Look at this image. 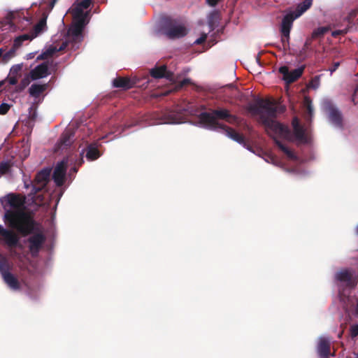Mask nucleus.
Masks as SVG:
<instances>
[{
    "instance_id": "1",
    "label": "nucleus",
    "mask_w": 358,
    "mask_h": 358,
    "mask_svg": "<svg viewBox=\"0 0 358 358\" xmlns=\"http://www.w3.org/2000/svg\"><path fill=\"white\" fill-rule=\"evenodd\" d=\"M6 201L13 208L6 210L3 216V221L8 227L22 236L32 234L38 230L34 216L22 208L24 200L19 195L9 194Z\"/></svg>"
},
{
    "instance_id": "2",
    "label": "nucleus",
    "mask_w": 358,
    "mask_h": 358,
    "mask_svg": "<svg viewBox=\"0 0 358 358\" xmlns=\"http://www.w3.org/2000/svg\"><path fill=\"white\" fill-rule=\"evenodd\" d=\"M248 110L254 115H259L262 124L275 132L281 133L284 127L282 124L275 121L277 113L283 112L282 107H278L274 101L268 99H257L252 103H250Z\"/></svg>"
},
{
    "instance_id": "3",
    "label": "nucleus",
    "mask_w": 358,
    "mask_h": 358,
    "mask_svg": "<svg viewBox=\"0 0 358 358\" xmlns=\"http://www.w3.org/2000/svg\"><path fill=\"white\" fill-rule=\"evenodd\" d=\"M199 119L201 123L211 129L218 128L222 129V125H225L220 123L218 120H225L229 124L238 122V117L232 115L228 109L224 108L211 109L209 112H202L199 114Z\"/></svg>"
},
{
    "instance_id": "4",
    "label": "nucleus",
    "mask_w": 358,
    "mask_h": 358,
    "mask_svg": "<svg viewBox=\"0 0 358 358\" xmlns=\"http://www.w3.org/2000/svg\"><path fill=\"white\" fill-rule=\"evenodd\" d=\"M52 169L45 168L40 171L31 182V191L30 194L33 198L36 197L38 192L45 189L50 181Z\"/></svg>"
},
{
    "instance_id": "5",
    "label": "nucleus",
    "mask_w": 358,
    "mask_h": 358,
    "mask_svg": "<svg viewBox=\"0 0 358 358\" xmlns=\"http://www.w3.org/2000/svg\"><path fill=\"white\" fill-rule=\"evenodd\" d=\"M163 31L164 34L171 39L182 38L187 34L185 27L177 24L175 20L170 18L166 19L163 26Z\"/></svg>"
},
{
    "instance_id": "6",
    "label": "nucleus",
    "mask_w": 358,
    "mask_h": 358,
    "mask_svg": "<svg viewBox=\"0 0 358 358\" xmlns=\"http://www.w3.org/2000/svg\"><path fill=\"white\" fill-rule=\"evenodd\" d=\"M68 163V157H65L59 162L55 167L52 179L57 187H62L64 183Z\"/></svg>"
},
{
    "instance_id": "7",
    "label": "nucleus",
    "mask_w": 358,
    "mask_h": 358,
    "mask_svg": "<svg viewBox=\"0 0 358 358\" xmlns=\"http://www.w3.org/2000/svg\"><path fill=\"white\" fill-rule=\"evenodd\" d=\"M0 241H3L8 247L14 248L20 245V237L13 230L5 229L0 224Z\"/></svg>"
},
{
    "instance_id": "8",
    "label": "nucleus",
    "mask_w": 358,
    "mask_h": 358,
    "mask_svg": "<svg viewBox=\"0 0 358 358\" xmlns=\"http://www.w3.org/2000/svg\"><path fill=\"white\" fill-rule=\"evenodd\" d=\"M305 66L296 69L292 71H289L287 66H280L278 69L280 73L283 76V80L287 84H291L296 81L303 74Z\"/></svg>"
},
{
    "instance_id": "9",
    "label": "nucleus",
    "mask_w": 358,
    "mask_h": 358,
    "mask_svg": "<svg viewBox=\"0 0 358 358\" xmlns=\"http://www.w3.org/2000/svg\"><path fill=\"white\" fill-rule=\"evenodd\" d=\"M27 241L29 243V249L32 256H36L45 243V236L42 232H37L30 236Z\"/></svg>"
},
{
    "instance_id": "10",
    "label": "nucleus",
    "mask_w": 358,
    "mask_h": 358,
    "mask_svg": "<svg viewBox=\"0 0 358 358\" xmlns=\"http://www.w3.org/2000/svg\"><path fill=\"white\" fill-rule=\"evenodd\" d=\"M139 79L134 77L117 76L113 80V85L115 88H120L123 90H129L138 85Z\"/></svg>"
},
{
    "instance_id": "11",
    "label": "nucleus",
    "mask_w": 358,
    "mask_h": 358,
    "mask_svg": "<svg viewBox=\"0 0 358 358\" xmlns=\"http://www.w3.org/2000/svg\"><path fill=\"white\" fill-rule=\"evenodd\" d=\"M326 110L328 113L329 121L336 127L343 129V116L338 108L331 103H328L326 106Z\"/></svg>"
},
{
    "instance_id": "12",
    "label": "nucleus",
    "mask_w": 358,
    "mask_h": 358,
    "mask_svg": "<svg viewBox=\"0 0 358 358\" xmlns=\"http://www.w3.org/2000/svg\"><path fill=\"white\" fill-rule=\"evenodd\" d=\"M74 137V131L71 129H66L62 134L59 141L56 145L57 150H63L68 148L72 143V138Z\"/></svg>"
},
{
    "instance_id": "13",
    "label": "nucleus",
    "mask_w": 358,
    "mask_h": 358,
    "mask_svg": "<svg viewBox=\"0 0 358 358\" xmlns=\"http://www.w3.org/2000/svg\"><path fill=\"white\" fill-rule=\"evenodd\" d=\"M336 276L338 281L345 282L348 287L354 288L357 284L356 278L347 270L338 272Z\"/></svg>"
},
{
    "instance_id": "14",
    "label": "nucleus",
    "mask_w": 358,
    "mask_h": 358,
    "mask_svg": "<svg viewBox=\"0 0 358 358\" xmlns=\"http://www.w3.org/2000/svg\"><path fill=\"white\" fill-rule=\"evenodd\" d=\"M29 74L31 79L33 80L43 78L48 76L50 74L48 72V63L43 62L36 66L34 69H32L30 71Z\"/></svg>"
},
{
    "instance_id": "15",
    "label": "nucleus",
    "mask_w": 358,
    "mask_h": 358,
    "mask_svg": "<svg viewBox=\"0 0 358 358\" xmlns=\"http://www.w3.org/2000/svg\"><path fill=\"white\" fill-rule=\"evenodd\" d=\"M297 17H296V14L293 13H289L285 15L282 20L280 30L281 34H282L284 36L289 35L293 22Z\"/></svg>"
},
{
    "instance_id": "16",
    "label": "nucleus",
    "mask_w": 358,
    "mask_h": 358,
    "mask_svg": "<svg viewBox=\"0 0 358 358\" xmlns=\"http://www.w3.org/2000/svg\"><path fill=\"white\" fill-rule=\"evenodd\" d=\"M150 76L154 78H166L169 80H171L173 76L172 72L167 71L166 66L165 65L152 69L150 71Z\"/></svg>"
},
{
    "instance_id": "17",
    "label": "nucleus",
    "mask_w": 358,
    "mask_h": 358,
    "mask_svg": "<svg viewBox=\"0 0 358 358\" xmlns=\"http://www.w3.org/2000/svg\"><path fill=\"white\" fill-rule=\"evenodd\" d=\"M222 129L229 138L240 144H245V141L244 136L238 133L234 129L228 127L227 125H222Z\"/></svg>"
},
{
    "instance_id": "18",
    "label": "nucleus",
    "mask_w": 358,
    "mask_h": 358,
    "mask_svg": "<svg viewBox=\"0 0 358 358\" xmlns=\"http://www.w3.org/2000/svg\"><path fill=\"white\" fill-rule=\"evenodd\" d=\"M83 29L84 28L81 27V26L73 23L68 30V36L71 37L74 42H80L83 38Z\"/></svg>"
},
{
    "instance_id": "19",
    "label": "nucleus",
    "mask_w": 358,
    "mask_h": 358,
    "mask_svg": "<svg viewBox=\"0 0 358 358\" xmlns=\"http://www.w3.org/2000/svg\"><path fill=\"white\" fill-rule=\"evenodd\" d=\"M317 352L321 358H328L330 354V342L326 338H321L317 345Z\"/></svg>"
},
{
    "instance_id": "20",
    "label": "nucleus",
    "mask_w": 358,
    "mask_h": 358,
    "mask_svg": "<svg viewBox=\"0 0 358 358\" xmlns=\"http://www.w3.org/2000/svg\"><path fill=\"white\" fill-rule=\"evenodd\" d=\"M4 282L8 286L13 289H19L20 287V282L16 277L10 272L5 273L2 276Z\"/></svg>"
},
{
    "instance_id": "21",
    "label": "nucleus",
    "mask_w": 358,
    "mask_h": 358,
    "mask_svg": "<svg viewBox=\"0 0 358 358\" xmlns=\"http://www.w3.org/2000/svg\"><path fill=\"white\" fill-rule=\"evenodd\" d=\"M101 156L100 152L95 144H90L86 149V158L89 161L97 159Z\"/></svg>"
},
{
    "instance_id": "22",
    "label": "nucleus",
    "mask_w": 358,
    "mask_h": 358,
    "mask_svg": "<svg viewBox=\"0 0 358 358\" xmlns=\"http://www.w3.org/2000/svg\"><path fill=\"white\" fill-rule=\"evenodd\" d=\"M47 84H33L29 89V94L34 98H38L47 89Z\"/></svg>"
},
{
    "instance_id": "23",
    "label": "nucleus",
    "mask_w": 358,
    "mask_h": 358,
    "mask_svg": "<svg viewBox=\"0 0 358 358\" xmlns=\"http://www.w3.org/2000/svg\"><path fill=\"white\" fill-rule=\"evenodd\" d=\"M312 5L311 0H305L302 3H299L296 9V17H299L302 15L305 11H306L308 8H310Z\"/></svg>"
},
{
    "instance_id": "24",
    "label": "nucleus",
    "mask_w": 358,
    "mask_h": 358,
    "mask_svg": "<svg viewBox=\"0 0 358 358\" xmlns=\"http://www.w3.org/2000/svg\"><path fill=\"white\" fill-rule=\"evenodd\" d=\"M275 145L291 159H296V156L294 153L291 151L287 147H286L281 141L275 139Z\"/></svg>"
},
{
    "instance_id": "25",
    "label": "nucleus",
    "mask_w": 358,
    "mask_h": 358,
    "mask_svg": "<svg viewBox=\"0 0 358 358\" xmlns=\"http://www.w3.org/2000/svg\"><path fill=\"white\" fill-rule=\"evenodd\" d=\"M47 15H43V17L39 20L38 22L34 27L35 36L43 31L46 27Z\"/></svg>"
},
{
    "instance_id": "26",
    "label": "nucleus",
    "mask_w": 358,
    "mask_h": 358,
    "mask_svg": "<svg viewBox=\"0 0 358 358\" xmlns=\"http://www.w3.org/2000/svg\"><path fill=\"white\" fill-rule=\"evenodd\" d=\"M330 30L329 27H320L315 29L312 33V38H317L323 36Z\"/></svg>"
},
{
    "instance_id": "27",
    "label": "nucleus",
    "mask_w": 358,
    "mask_h": 358,
    "mask_svg": "<svg viewBox=\"0 0 358 358\" xmlns=\"http://www.w3.org/2000/svg\"><path fill=\"white\" fill-rule=\"evenodd\" d=\"M33 37V36H31L29 34H22L19 36L18 37L15 38L13 41L14 47L19 48L24 41L31 40Z\"/></svg>"
},
{
    "instance_id": "28",
    "label": "nucleus",
    "mask_w": 358,
    "mask_h": 358,
    "mask_svg": "<svg viewBox=\"0 0 358 358\" xmlns=\"http://www.w3.org/2000/svg\"><path fill=\"white\" fill-rule=\"evenodd\" d=\"M57 52L56 47H50L47 49L45 52H42L38 57L37 59H46L50 57L53 56L55 53Z\"/></svg>"
},
{
    "instance_id": "29",
    "label": "nucleus",
    "mask_w": 358,
    "mask_h": 358,
    "mask_svg": "<svg viewBox=\"0 0 358 358\" xmlns=\"http://www.w3.org/2000/svg\"><path fill=\"white\" fill-rule=\"evenodd\" d=\"M70 10L73 17L88 15L89 13L88 12L84 13V10L78 4H73Z\"/></svg>"
},
{
    "instance_id": "30",
    "label": "nucleus",
    "mask_w": 358,
    "mask_h": 358,
    "mask_svg": "<svg viewBox=\"0 0 358 358\" xmlns=\"http://www.w3.org/2000/svg\"><path fill=\"white\" fill-rule=\"evenodd\" d=\"M294 134L296 139L303 141L305 139V130L303 127L301 126H296L293 128Z\"/></svg>"
},
{
    "instance_id": "31",
    "label": "nucleus",
    "mask_w": 358,
    "mask_h": 358,
    "mask_svg": "<svg viewBox=\"0 0 358 358\" xmlns=\"http://www.w3.org/2000/svg\"><path fill=\"white\" fill-rule=\"evenodd\" d=\"M88 15H81V16H75L73 18V23L76 25L81 26V27L84 28L85 26L87 24V17Z\"/></svg>"
},
{
    "instance_id": "32",
    "label": "nucleus",
    "mask_w": 358,
    "mask_h": 358,
    "mask_svg": "<svg viewBox=\"0 0 358 358\" xmlns=\"http://www.w3.org/2000/svg\"><path fill=\"white\" fill-rule=\"evenodd\" d=\"M10 266L5 258L0 259V273L3 276L5 273H9Z\"/></svg>"
},
{
    "instance_id": "33",
    "label": "nucleus",
    "mask_w": 358,
    "mask_h": 358,
    "mask_svg": "<svg viewBox=\"0 0 358 358\" xmlns=\"http://www.w3.org/2000/svg\"><path fill=\"white\" fill-rule=\"evenodd\" d=\"M30 75L27 76L24 78H22L20 83V84L17 86V91L21 92L24 90L30 83Z\"/></svg>"
},
{
    "instance_id": "34",
    "label": "nucleus",
    "mask_w": 358,
    "mask_h": 358,
    "mask_svg": "<svg viewBox=\"0 0 358 358\" xmlns=\"http://www.w3.org/2000/svg\"><path fill=\"white\" fill-rule=\"evenodd\" d=\"M17 49V48H15L14 45H13L12 48L8 50L7 52L2 53V55L1 57H2V60L4 62H7L9 59H10L12 57L15 56V50Z\"/></svg>"
},
{
    "instance_id": "35",
    "label": "nucleus",
    "mask_w": 358,
    "mask_h": 358,
    "mask_svg": "<svg viewBox=\"0 0 358 358\" xmlns=\"http://www.w3.org/2000/svg\"><path fill=\"white\" fill-rule=\"evenodd\" d=\"M304 104L306 108L307 115L309 116L310 118L312 117L313 115V107L312 106L311 100L309 97L306 96L304 99Z\"/></svg>"
},
{
    "instance_id": "36",
    "label": "nucleus",
    "mask_w": 358,
    "mask_h": 358,
    "mask_svg": "<svg viewBox=\"0 0 358 358\" xmlns=\"http://www.w3.org/2000/svg\"><path fill=\"white\" fill-rule=\"evenodd\" d=\"M10 169V165L7 162H3L0 163V174H6L7 173Z\"/></svg>"
},
{
    "instance_id": "37",
    "label": "nucleus",
    "mask_w": 358,
    "mask_h": 358,
    "mask_svg": "<svg viewBox=\"0 0 358 358\" xmlns=\"http://www.w3.org/2000/svg\"><path fill=\"white\" fill-rule=\"evenodd\" d=\"M281 35H282L281 43H282V48L284 50H287L289 48V35L284 36L282 34H281Z\"/></svg>"
},
{
    "instance_id": "38",
    "label": "nucleus",
    "mask_w": 358,
    "mask_h": 358,
    "mask_svg": "<svg viewBox=\"0 0 358 358\" xmlns=\"http://www.w3.org/2000/svg\"><path fill=\"white\" fill-rule=\"evenodd\" d=\"M10 108V106L6 103H2L0 105V115H6L9 109Z\"/></svg>"
},
{
    "instance_id": "39",
    "label": "nucleus",
    "mask_w": 358,
    "mask_h": 358,
    "mask_svg": "<svg viewBox=\"0 0 358 358\" xmlns=\"http://www.w3.org/2000/svg\"><path fill=\"white\" fill-rule=\"evenodd\" d=\"M37 117L36 109L33 106L29 108V119L31 121H35Z\"/></svg>"
},
{
    "instance_id": "40",
    "label": "nucleus",
    "mask_w": 358,
    "mask_h": 358,
    "mask_svg": "<svg viewBox=\"0 0 358 358\" xmlns=\"http://www.w3.org/2000/svg\"><path fill=\"white\" fill-rule=\"evenodd\" d=\"M187 85H193V83L192 82L191 79L188 78H185L182 81L179 82V83L177 85V88H182Z\"/></svg>"
},
{
    "instance_id": "41",
    "label": "nucleus",
    "mask_w": 358,
    "mask_h": 358,
    "mask_svg": "<svg viewBox=\"0 0 358 358\" xmlns=\"http://www.w3.org/2000/svg\"><path fill=\"white\" fill-rule=\"evenodd\" d=\"M22 66L21 65H15L10 69V74L13 76H17V74L21 71Z\"/></svg>"
},
{
    "instance_id": "42",
    "label": "nucleus",
    "mask_w": 358,
    "mask_h": 358,
    "mask_svg": "<svg viewBox=\"0 0 358 358\" xmlns=\"http://www.w3.org/2000/svg\"><path fill=\"white\" fill-rule=\"evenodd\" d=\"M91 3V0H83L77 4L79 5L84 10L87 9L90 6Z\"/></svg>"
},
{
    "instance_id": "43",
    "label": "nucleus",
    "mask_w": 358,
    "mask_h": 358,
    "mask_svg": "<svg viewBox=\"0 0 358 358\" xmlns=\"http://www.w3.org/2000/svg\"><path fill=\"white\" fill-rule=\"evenodd\" d=\"M350 335L352 338L358 336V324L350 327Z\"/></svg>"
},
{
    "instance_id": "44",
    "label": "nucleus",
    "mask_w": 358,
    "mask_h": 358,
    "mask_svg": "<svg viewBox=\"0 0 358 358\" xmlns=\"http://www.w3.org/2000/svg\"><path fill=\"white\" fill-rule=\"evenodd\" d=\"M348 32V29H342V30H335L332 31L331 36L334 38H336L337 36L340 35H345Z\"/></svg>"
},
{
    "instance_id": "45",
    "label": "nucleus",
    "mask_w": 358,
    "mask_h": 358,
    "mask_svg": "<svg viewBox=\"0 0 358 358\" xmlns=\"http://www.w3.org/2000/svg\"><path fill=\"white\" fill-rule=\"evenodd\" d=\"M352 101H353L354 104L358 103V86H357L354 90L352 96Z\"/></svg>"
},
{
    "instance_id": "46",
    "label": "nucleus",
    "mask_w": 358,
    "mask_h": 358,
    "mask_svg": "<svg viewBox=\"0 0 358 358\" xmlns=\"http://www.w3.org/2000/svg\"><path fill=\"white\" fill-rule=\"evenodd\" d=\"M219 17V13L217 11H214L210 15V17H209V24H213V21L215 20H217Z\"/></svg>"
},
{
    "instance_id": "47",
    "label": "nucleus",
    "mask_w": 358,
    "mask_h": 358,
    "mask_svg": "<svg viewBox=\"0 0 358 358\" xmlns=\"http://www.w3.org/2000/svg\"><path fill=\"white\" fill-rule=\"evenodd\" d=\"M206 38H207V36L206 34H203L201 37H199V38H197L195 41H194V43L196 44V45H200V44H202L203 43L205 42V41L206 40Z\"/></svg>"
},
{
    "instance_id": "48",
    "label": "nucleus",
    "mask_w": 358,
    "mask_h": 358,
    "mask_svg": "<svg viewBox=\"0 0 358 358\" xmlns=\"http://www.w3.org/2000/svg\"><path fill=\"white\" fill-rule=\"evenodd\" d=\"M310 87L313 88H317L319 85V79L317 77H315L314 79H313L310 84Z\"/></svg>"
},
{
    "instance_id": "49",
    "label": "nucleus",
    "mask_w": 358,
    "mask_h": 358,
    "mask_svg": "<svg viewBox=\"0 0 358 358\" xmlns=\"http://www.w3.org/2000/svg\"><path fill=\"white\" fill-rule=\"evenodd\" d=\"M222 0H206L208 5H209L211 7L216 6L220 1Z\"/></svg>"
},
{
    "instance_id": "50",
    "label": "nucleus",
    "mask_w": 358,
    "mask_h": 358,
    "mask_svg": "<svg viewBox=\"0 0 358 358\" xmlns=\"http://www.w3.org/2000/svg\"><path fill=\"white\" fill-rule=\"evenodd\" d=\"M9 83L12 85H15L17 83V77L16 76H11L9 78Z\"/></svg>"
},
{
    "instance_id": "51",
    "label": "nucleus",
    "mask_w": 358,
    "mask_h": 358,
    "mask_svg": "<svg viewBox=\"0 0 358 358\" xmlns=\"http://www.w3.org/2000/svg\"><path fill=\"white\" fill-rule=\"evenodd\" d=\"M339 66H340V62H334L332 64L331 67L329 68V71L332 73L333 72H334L338 68Z\"/></svg>"
},
{
    "instance_id": "52",
    "label": "nucleus",
    "mask_w": 358,
    "mask_h": 358,
    "mask_svg": "<svg viewBox=\"0 0 358 358\" xmlns=\"http://www.w3.org/2000/svg\"><path fill=\"white\" fill-rule=\"evenodd\" d=\"M292 124L293 128H294V127H296V126H301L299 119L297 117H294L293 119Z\"/></svg>"
},
{
    "instance_id": "53",
    "label": "nucleus",
    "mask_w": 358,
    "mask_h": 358,
    "mask_svg": "<svg viewBox=\"0 0 358 358\" xmlns=\"http://www.w3.org/2000/svg\"><path fill=\"white\" fill-rule=\"evenodd\" d=\"M67 42H63L61 46L57 49V52L64 50L67 47Z\"/></svg>"
},
{
    "instance_id": "54",
    "label": "nucleus",
    "mask_w": 358,
    "mask_h": 358,
    "mask_svg": "<svg viewBox=\"0 0 358 358\" xmlns=\"http://www.w3.org/2000/svg\"><path fill=\"white\" fill-rule=\"evenodd\" d=\"M227 87L229 88H231L234 92L239 93L238 90L236 87H235L233 85H228Z\"/></svg>"
},
{
    "instance_id": "55",
    "label": "nucleus",
    "mask_w": 358,
    "mask_h": 358,
    "mask_svg": "<svg viewBox=\"0 0 358 358\" xmlns=\"http://www.w3.org/2000/svg\"><path fill=\"white\" fill-rule=\"evenodd\" d=\"M84 163L83 160V151L80 153V159L78 162V166H81Z\"/></svg>"
},
{
    "instance_id": "56",
    "label": "nucleus",
    "mask_w": 358,
    "mask_h": 358,
    "mask_svg": "<svg viewBox=\"0 0 358 358\" xmlns=\"http://www.w3.org/2000/svg\"><path fill=\"white\" fill-rule=\"evenodd\" d=\"M57 1V0H52V1L50 2V6H51V8H53V6H55V3Z\"/></svg>"
},
{
    "instance_id": "57",
    "label": "nucleus",
    "mask_w": 358,
    "mask_h": 358,
    "mask_svg": "<svg viewBox=\"0 0 358 358\" xmlns=\"http://www.w3.org/2000/svg\"><path fill=\"white\" fill-rule=\"evenodd\" d=\"M4 84V81H0V87H1Z\"/></svg>"
},
{
    "instance_id": "58",
    "label": "nucleus",
    "mask_w": 358,
    "mask_h": 358,
    "mask_svg": "<svg viewBox=\"0 0 358 358\" xmlns=\"http://www.w3.org/2000/svg\"><path fill=\"white\" fill-rule=\"evenodd\" d=\"M73 171H74V172H77V171H78V169H77V168H76V167H73Z\"/></svg>"
},
{
    "instance_id": "59",
    "label": "nucleus",
    "mask_w": 358,
    "mask_h": 358,
    "mask_svg": "<svg viewBox=\"0 0 358 358\" xmlns=\"http://www.w3.org/2000/svg\"><path fill=\"white\" fill-rule=\"evenodd\" d=\"M308 46V43H306L305 45H304V49L306 48Z\"/></svg>"
},
{
    "instance_id": "60",
    "label": "nucleus",
    "mask_w": 358,
    "mask_h": 358,
    "mask_svg": "<svg viewBox=\"0 0 358 358\" xmlns=\"http://www.w3.org/2000/svg\"><path fill=\"white\" fill-rule=\"evenodd\" d=\"M357 233H358V226H357Z\"/></svg>"
},
{
    "instance_id": "61",
    "label": "nucleus",
    "mask_w": 358,
    "mask_h": 358,
    "mask_svg": "<svg viewBox=\"0 0 358 358\" xmlns=\"http://www.w3.org/2000/svg\"><path fill=\"white\" fill-rule=\"evenodd\" d=\"M357 308H358V303H357Z\"/></svg>"
}]
</instances>
